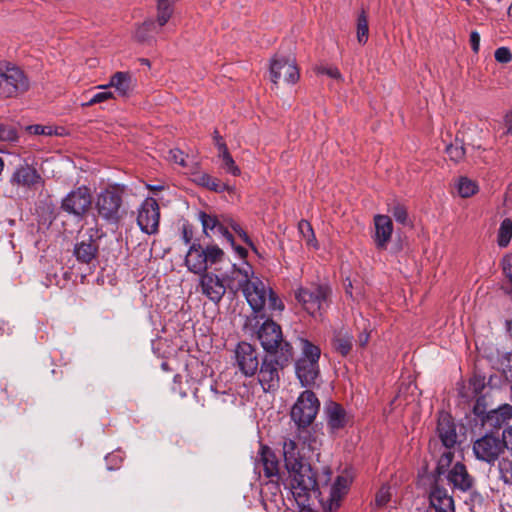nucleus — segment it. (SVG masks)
<instances>
[{
    "label": "nucleus",
    "mask_w": 512,
    "mask_h": 512,
    "mask_svg": "<svg viewBox=\"0 0 512 512\" xmlns=\"http://www.w3.org/2000/svg\"><path fill=\"white\" fill-rule=\"evenodd\" d=\"M446 153L451 160L459 162L465 155V149L461 143L456 141L455 143L446 147Z\"/></svg>",
    "instance_id": "41"
},
{
    "label": "nucleus",
    "mask_w": 512,
    "mask_h": 512,
    "mask_svg": "<svg viewBox=\"0 0 512 512\" xmlns=\"http://www.w3.org/2000/svg\"><path fill=\"white\" fill-rule=\"evenodd\" d=\"M471 48L474 53H478L480 48V35L477 31H472L470 33V39H469Z\"/></svg>",
    "instance_id": "55"
},
{
    "label": "nucleus",
    "mask_w": 512,
    "mask_h": 512,
    "mask_svg": "<svg viewBox=\"0 0 512 512\" xmlns=\"http://www.w3.org/2000/svg\"><path fill=\"white\" fill-rule=\"evenodd\" d=\"M217 148L219 151V157L222 159L221 167L229 174L233 176H239L241 171L240 168L236 165L232 156L230 155L228 148L224 142H218Z\"/></svg>",
    "instance_id": "30"
},
{
    "label": "nucleus",
    "mask_w": 512,
    "mask_h": 512,
    "mask_svg": "<svg viewBox=\"0 0 512 512\" xmlns=\"http://www.w3.org/2000/svg\"><path fill=\"white\" fill-rule=\"evenodd\" d=\"M508 16H509V19L512 21V2H511V5L508 8Z\"/></svg>",
    "instance_id": "64"
},
{
    "label": "nucleus",
    "mask_w": 512,
    "mask_h": 512,
    "mask_svg": "<svg viewBox=\"0 0 512 512\" xmlns=\"http://www.w3.org/2000/svg\"><path fill=\"white\" fill-rule=\"evenodd\" d=\"M214 140H215V145L216 146H217L218 142H223L222 141V137L219 135V133L217 131H215V133H214Z\"/></svg>",
    "instance_id": "62"
},
{
    "label": "nucleus",
    "mask_w": 512,
    "mask_h": 512,
    "mask_svg": "<svg viewBox=\"0 0 512 512\" xmlns=\"http://www.w3.org/2000/svg\"><path fill=\"white\" fill-rule=\"evenodd\" d=\"M494 56L495 60L499 63H509L512 61V53L507 47H500L496 49Z\"/></svg>",
    "instance_id": "48"
},
{
    "label": "nucleus",
    "mask_w": 512,
    "mask_h": 512,
    "mask_svg": "<svg viewBox=\"0 0 512 512\" xmlns=\"http://www.w3.org/2000/svg\"><path fill=\"white\" fill-rule=\"evenodd\" d=\"M283 457L288 473L286 486L290 489L298 506L305 508L309 505L311 494L315 493L318 487L316 472L302 456L294 440H284Z\"/></svg>",
    "instance_id": "1"
},
{
    "label": "nucleus",
    "mask_w": 512,
    "mask_h": 512,
    "mask_svg": "<svg viewBox=\"0 0 512 512\" xmlns=\"http://www.w3.org/2000/svg\"><path fill=\"white\" fill-rule=\"evenodd\" d=\"M29 131L35 135H52L54 130L50 126H42V125H31L29 126Z\"/></svg>",
    "instance_id": "53"
},
{
    "label": "nucleus",
    "mask_w": 512,
    "mask_h": 512,
    "mask_svg": "<svg viewBox=\"0 0 512 512\" xmlns=\"http://www.w3.org/2000/svg\"><path fill=\"white\" fill-rule=\"evenodd\" d=\"M28 75L17 64L0 60V99L17 98L30 89Z\"/></svg>",
    "instance_id": "4"
},
{
    "label": "nucleus",
    "mask_w": 512,
    "mask_h": 512,
    "mask_svg": "<svg viewBox=\"0 0 512 512\" xmlns=\"http://www.w3.org/2000/svg\"><path fill=\"white\" fill-rule=\"evenodd\" d=\"M148 188L152 191H160L163 189L162 185H148Z\"/></svg>",
    "instance_id": "61"
},
{
    "label": "nucleus",
    "mask_w": 512,
    "mask_h": 512,
    "mask_svg": "<svg viewBox=\"0 0 512 512\" xmlns=\"http://www.w3.org/2000/svg\"><path fill=\"white\" fill-rule=\"evenodd\" d=\"M320 407L316 395L306 390L300 394L291 410V418L298 427H306L315 419Z\"/></svg>",
    "instance_id": "9"
},
{
    "label": "nucleus",
    "mask_w": 512,
    "mask_h": 512,
    "mask_svg": "<svg viewBox=\"0 0 512 512\" xmlns=\"http://www.w3.org/2000/svg\"><path fill=\"white\" fill-rule=\"evenodd\" d=\"M257 336L263 349L270 355L280 354L284 361L292 357L291 345L283 339L280 325L273 320L267 319L260 326Z\"/></svg>",
    "instance_id": "6"
},
{
    "label": "nucleus",
    "mask_w": 512,
    "mask_h": 512,
    "mask_svg": "<svg viewBox=\"0 0 512 512\" xmlns=\"http://www.w3.org/2000/svg\"><path fill=\"white\" fill-rule=\"evenodd\" d=\"M358 328H362V332H360L358 336V343L360 346H364L369 340L370 333L372 332L373 327L369 321L362 318L361 325L358 324Z\"/></svg>",
    "instance_id": "42"
},
{
    "label": "nucleus",
    "mask_w": 512,
    "mask_h": 512,
    "mask_svg": "<svg viewBox=\"0 0 512 512\" xmlns=\"http://www.w3.org/2000/svg\"><path fill=\"white\" fill-rule=\"evenodd\" d=\"M96 209L104 220L117 223L121 218L122 196L116 189L101 191L96 198Z\"/></svg>",
    "instance_id": "12"
},
{
    "label": "nucleus",
    "mask_w": 512,
    "mask_h": 512,
    "mask_svg": "<svg viewBox=\"0 0 512 512\" xmlns=\"http://www.w3.org/2000/svg\"><path fill=\"white\" fill-rule=\"evenodd\" d=\"M348 491V481L341 476L337 477L333 484L327 489H319L318 486L315 493H317L322 512H336L340 508Z\"/></svg>",
    "instance_id": "10"
},
{
    "label": "nucleus",
    "mask_w": 512,
    "mask_h": 512,
    "mask_svg": "<svg viewBox=\"0 0 512 512\" xmlns=\"http://www.w3.org/2000/svg\"><path fill=\"white\" fill-rule=\"evenodd\" d=\"M229 228H231L235 233L238 234V236L251 248L254 249V245L252 240L249 238L247 233L240 227L239 224H237L231 217L229 220Z\"/></svg>",
    "instance_id": "47"
},
{
    "label": "nucleus",
    "mask_w": 512,
    "mask_h": 512,
    "mask_svg": "<svg viewBox=\"0 0 512 512\" xmlns=\"http://www.w3.org/2000/svg\"><path fill=\"white\" fill-rule=\"evenodd\" d=\"M287 361L280 358L265 357L258 371V382L264 392H274L280 385V370Z\"/></svg>",
    "instance_id": "15"
},
{
    "label": "nucleus",
    "mask_w": 512,
    "mask_h": 512,
    "mask_svg": "<svg viewBox=\"0 0 512 512\" xmlns=\"http://www.w3.org/2000/svg\"><path fill=\"white\" fill-rule=\"evenodd\" d=\"M206 188L212 190V191H215V192H223V191H226V190H229V186L221 181H219L217 178H214V177H210L207 185H206Z\"/></svg>",
    "instance_id": "50"
},
{
    "label": "nucleus",
    "mask_w": 512,
    "mask_h": 512,
    "mask_svg": "<svg viewBox=\"0 0 512 512\" xmlns=\"http://www.w3.org/2000/svg\"><path fill=\"white\" fill-rule=\"evenodd\" d=\"M486 385L485 377L482 375L475 374L469 380V389L472 390V394L465 395V397H475L482 393Z\"/></svg>",
    "instance_id": "38"
},
{
    "label": "nucleus",
    "mask_w": 512,
    "mask_h": 512,
    "mask_svg": "<svg viewBox=\"0 0 512 512\" xmlns=\"http://www.w3.org/2000/svg\"><path fill=\"white\" fill-rule=\"evenodd\" d=\"M97 89H111L114 88L115 92L120 97H129L136 88V80L130 72L118 71L114 73L109 80L108 84L99 85Z\"/></svg>",
    "instance_id": "19"
},
{
    "label": "nucleus",
    "mask_w": 512,
    "mask_h": 512,
    "mask_svg": "<svg viewBox=\"0 0 512 512\" xmlns=\"http://www.w3.org/2000/svg\"><path fill=\"white\" fill-rule=\"evenodd\" d=\"M500 477L506 484H512V462L502 460L499 463Z\"/></svg>",
    "instance_id": "44"
},
{
    "label": "nucleus",
    "mask_w": 512,
    "mask_h": 512,
    "mask_svg": "<svg viewBox=\"0 0 512 512\" xmlns=\"http://www.w3.org/2000/svg\"><path fill=\"white\" fill-rule=\"evenodd\" d=\"M512 419V406L503 404L497 409L489 411L484 419L485 423L493 428H501Z\"/></svg>",
    "instance_id": "26"
},
{
    "label": "nucleus",
    "mask_w": 512,
    "mask_h": 512,
    "mask_svg": "<svg viewBox=\"0 0 512 512\" xmlns=\"http://www.w3.org/2000/svg\"><path fill=\"white\" fill-rule=\"evenodd\" d=\"M345 287H346V292L350 293V288L352 287V281L349 279V277H347L345 280Z\"/></svg>",
    "instance_id": "60"
},
{
    "label": "nucleus",
    "mask_w": 512,
    "mask_h": 512,
    "mask_svg": "<svg viewBox=\"0 0 512 512\" xmlns=\"http://www.w3.org/2000/svg\"><path fill=\"white\" fill-rule=\"evenodd\" d=\"M10 182L14 186L23 187L25 189L36 188L42 183V177L35 168L30 165H20L13 172Z\"/></svg>",
    "instance_id": "20"
},
{
    "label": "nucleus",
    "mask_w": 512,
    "mask_h": 512,
    "mask_svg": "<svg viewBox=\"0 0 512 512\" xmlns=\"http://www.w3.org/2000/svg\"><path fill=\"white\" fill-rule=\"evenodd\" d=\"M160 27L156 21L147 20L135 31V38L140 42H146L153 38L154 34L159 33Z\"/></svg>",
    "instance_id": "31"
},
{
    "label": "nucleus",
    "mask_w": 512,
    "mask_h": 512,
    "mask_svg": "<svg viewBox=\"0 0 512 512\" xmlns=\"http://www.w3.org/2000/svg\"><path fill=\"white\" fill-rule=\"evenodd\" d=\"M299 77V69L294 58L276 55L271 59L270 78L274 84L280 81L295 84Z\"/></svg>",
    "instance_id": "14"
},
{
    "label": "nucleus",
    "mask_w": 512,
    "mask_h": 512,
    "mask_svg": "<svg viewBox=\"0 0 512 512\" xmlns=\"http://www.w3.org/2000/svg\"><path fill=\"white\" fill-rule=\"evenodd\" d=\"M369 28L367 18L361 14L357 20V41L359 44L364 45L368 41Z\"/></svg>",
    "instance_id": "37"
},
{
    "label": "nucleus",
    "mask_w": 512,
    "mask_h": 512,
    "mask_svg": "<svg viewBox=\"0 0 512 512\" xmlns=\"http://www.w3.org/2000/svg\"><path fill=\"white\" fill-rule=\"evenodd\" d=\"M437 431L445 448H453L457 443L455 425L448 414H442L438 419Z\"/></svg>",
    "instance_id": "22"
},
{
    "label": "nucleus",
    "mask_w": 512,
    "mask_h": 512,
    "mask_svg": "<svg viewBox=\"0 0 512 512\" xmlns=\"http://www.w3.org/2000/svg\"><path fill=\"white\" fill-rule=\"evenodd\" d=\"M166 159L168 161L178 164L182 167L187 166V163H186L185 157H184V153L178 148L170 149L168 151Z\"/></svg>",
    "instance_id": "46"
},
{
    "label": "nucleus",
    "mask_w": 512,
    "mask_h": 512,
    "mask_svg": "<svg viewBox=\"0 0 512 512\" xmlns=\"http://www.w3.org/2000/svg\"><path fill=\"white\" fill-rule=\"evenodd\" d=\"M512 238V220L509 218H505L498 229L497 232V244L498 246L504 248L507 247Z\"/></svg>",
    "instance_id": "34"
},
{
    "label": "nucleus",
    "mask_w": 512,
    "mask_h": 512,
    "mask_svg": "<svg viewBox=\"0 0 512 512\" xmlns=\"http://www.w3.org/2000/svg\"><path fill=\"white\" fill-rule=\"evenodd\" d=\"M456 188L462 198L471 197L479 190L478 184L468 177H460L456 183Z\"/></svg>",
    "instance_id": "33"
},
{
    "label": "nucleus",
    "mask_w": 512,
    "mask_h": 512,
    "mask_svg": "<svg viewBox=\"0 0 512 512\" xmlns=\"http://www.w3.org/2000/svg\"><path fill=\"white\" fill-rule=\"evenodd\" d=\"M211 175L207 173H196L194 174L193 181L200 186L206 187Z\"/></svg>",
    "instance_id": "57"
},
{
    "label": "nucleus",
    "mask_w": 512,
    "mask_h": 512,
    "mask_svg": "<svg viewBox=\"0 0 512 512\" xmlns=\"http://www.w3.org/2000/svg\"><path fill=\"white\" fill-rule=\"evenodd\" d=\"M202 225V232L208 238L221 237L234 245V238L229 232V216L208 214L200 211L197 216Z\"/></svg>",
    "instance_id": "13"
},
{
    "label": "nucleus",
    "mask_w": 512,
    "mask_h": 512,
    "mask_svg": "<svg viewBox=\"0 0 512 512\" xmlns=\"http://www.w3.org/2000/svg\"><path fill=\"white\" fill-rule=\"evenodd\" d=\"M225 259L226 253L217 244L209 243L203 245L198 240H195L186 251L184 266L188 272L198 275L221 265Z\"/></svg>",
    "instance_id": "3"
},
{
    "label": "nucleus",
    "mask_w": 512,
    "mask_h": 512,
    "mask_svg": "<svg viewBox=\"0 0 512 512\" xmlns=\"http://www.w3.org/2000/svg\"><path fill=\"white\" fill-rule=\"evenodd\" d=\"M236 362L240 371L245 376H253L259 366L256 350L251 344L241 342L235 350Z\"/></svg>",
    "instance_id": "18"
},
{
    "label": "nucleus",
    "mask_w": 512,
    "mask_h": 512,
    "mask_svg": "<svg viewBox=\"0 0 512 512\" xmlns=\"http://www.w3.org/2000/svg\"><path fill=\"white\" fill-rule=\"evenodd\" d=\"M18 138L17 130L9 125L0 124V140L2 141H16Z\"/></svg>",
    "instance_id": "45"
},
{
    "label": "nucleus",
    "mask_w": 512,
    "mask_h": 512,
    "mask_svg": "<svg viewBox=\"0 0 512 512\" xmlns=\"http://www.w3.org/2000/svg\"><path fill=\"white\" fill-rule=\"evenodd\" d=\"M92 196L90 189L80 186L70 191L61 201V209L77 219H82L90 210Z\"/></svg>",
    "instance_id": "11"
},
{
    "label": "nucleus",
    "mask_w": 512,
    "mask_h": 512,
    "mask_svg": "<svg viewBox=\"0 0 512 512\" xmlns=\"http://www.w3.org/2000/svg\"><path fill=\"white\" fill-rule=\"evenodd\" d=\"M259 461L263 465L267 477L276 476L279 471V463L273 451L267 446H261Z\"/></svg>",
    "instance_id": "28"
},
{
    "label": "nucleus",
    "mask_w": 512,
    "mask_h": 512,
    "mask_svg": "<svg viewBox=\"0 0 512 512\" xmlns=\"http://www.w3.org/2000/svg\"><path fill=\"white\" fill-rule=\"evenodd\" d=\"M430 503L436 512H451L454 508V501L448 491L439 486H435L430 493Z\"/></svg>",
    "instance_id": "25"
},
{
    "label": "nucleus",
    "mask_w": 512,
    "mask_h": 512,
    "mask_svg": "<svg viewBox=\"0 0 512 512\" xmlns=\"http://www.w3.org/2000/svg\"><path fill=\"white\" fill-rule=\"evenodd\" d=\"M393 216L396 221L400 223H405L407 219V212L403 207H395L393 211Z\"/></svg>",
    "instance_id": "56"
},
{
    "label": "nucleus",
    "mask_w": 512,
    "mask_h": 512,
    "mask_svg": "<svg viewBox=\"0 0 512 512\" xmlns=\"http://www.w3.org/2000/svg\"><path fill=\"white\" fill-rule=\"evenodd\" d=\"M451 449L452 448H445L438 460L437 472L439 474L445 473L453 461L454 453Z\"/></svg>",
    "instance_id": "39"
},
{
    "label": "nucleus",
    "mask_w": 512,
    "mask_h": 512,
    "mask_svg": "<svg viewBox=\"0 0 512 512\" xmlns=\"http://www.w3.org/2000/svg\"><path fill=\"white\" fill-rule=\"evenodd\" d=\"M501 441L503 450L506 448L512 455V425L503 431Z\"/></svg>",
    "instance_id": "51"
},
{
    "label": "nucleus",
    "mask_w": 512,
    "mask_h": 512,
    "mask_svg": "<svg viewBox=\"0 0 512 512\" xmlns=\"http://www.w3.org/2000/svg\"><path fill=\"white\" fill-rule=\"evenodd\" d=\"M473 453L476 459L494 464L503 453V443L499 437L485 434L473 443Z\"/></svg>",
    "instance_id": "16"
},
{
    "label": "nucleus",
    "mask_w": 512,
    "mask_h": 512,
    "mask_svg": "<svg viewBox=\"0 0 512 512\" xmlns=\"http://www.w3.org/2000/svg\"><path fill=\"white\" fill-rule=\"evenodd\" d=\"M98 243L89 235L87 240H82L74 247V256L77 261L85 264L91 263L97 255Z\"/></svg>",
    "instance_id": "24"
},
{
    "label": "nucleus",
    "mask_w": 512,
    "mask_h": 512,
    "mask_svg": "<svg viewBox=\"0 0 512 512\" xmlns=\"http://www.w3.org/2000/svg\"><path fill=\"white\" fill-rule=\"evenodd\" d=\"M302 357L296 362V374L302 386L314 384L318 374L320 349L306 339H301Z\"/></svg>",
    "instance_id": "8"
},
{
    "label": "nucleus",
    "mask_w": 512,
    "mask_h": 512,
    "mask_svg": "<svg viewBox=\"0 0 512 512\" xmlns=\"http://www.w3.org/2000/svg\"><path fill=\"white\" fill-rule=\"evenodd\" d=\"M103 91L95 93L91 99L82 104L85 107L92 106L98 103L105 102L110 99H115V93L112 92L110 89H102Z\"/></svg>",
    "instance_id": "40"
},
{
    "label": "nucleus",
    "mask_w": 512,
    "mask_h": 512,
    "mask_svg": "<svg viewBox=\"0 0 512 512\" xmlns=\"http://www.w3.org/2000/svg\"><path fill=\"white\" fill-rule=\"evenodd\" d=\"M390 498H391L390 488L387 486H383L376 493L374 504L376 507L382 508L387 505V503L390 501Z\"/></svg>",
    "instance_id": "43"
},
{
    "label": "nucleus",
    "mask_w": 512,
    "mask_h": 512,
    "mask_svg": "<svg viewBox=\"0 0 512 512\" xmlns=\"http://www.w3.org/2000/svg\"><path fill=\"white\" fill-rule=\"evenodd\" d=\"M317 74H324L333 79L340 78V72L336 67L319 65L315 68Z\"/></svg>",
    "instance_id": "49"
},
{
    "label": "nucleus",
    "mask_w": 512,
    "mask_h": 512,
    "mask_svg": "<svg viewBox=\"0 0 512 512\" xmlns=\"http://www.w3.org/2000/svg\"><path fill=\"white\" fill-rule=\"evenodd\" d=\"M160 220L159 205L154 198L148 197L138 209L137 224L142 232L155 234Z\"/></svg>",
    "instance_id": "17"
},
{
    "label": "nucleus",
    "mask_w": 512,
    "mask_h": 512,
    "mask_svg": "<svg viewBox=\"0 0 512 512\" xmlns=\"http://www.w3.org/2000/svg\"><path fill=\"white\" fill-rule=\"evenodd\" d=\"M333 348L341 356H347L351 350V339L347 333L342 331L336 333L333 339Z\"/></svg>",
    "instance_id": "35"
},
{
    "label": "nucleus",
    "mask_w": 512,
    "mask_h": 512,
    "mask_svg": "<svg viewBox=\"0 0 512 512\" xmlns=\"http://www.w3.org/2000/svg\"><path fill=\"white\" fill-rule=\"evenodd\" d=\"M492 367L500 371L505 379H512V351L500 352L490 357Z\"/></svg>",
    "instance_id": "27"
},
{
    "label": "nucleus",
    "mask_w": 512,
    "mask_h": 512,
    "mask_svg": "<svg viewBox=\"0 0 512 512\" xmlns=\"http://www.w3.org/2000/svg\"><path fill=\"white\" fill-rule=\"evenodd\" d=\"M231 246L234 248L235 252L237 253V255H238L240 258H242V259L246 258V256H247V250H246L245 248H243V247H241V246H236L235 244H234V245H231Z\"/></svg>",
    "instance_id": "59"
},
{
    "label": "nucleus",
    "mask_w": 512,
    "mask_h": 512,
    "mask_svg": "<svg viewBox=\"0 0 512 512\" xmlns=\"http://www.w3.org/2000/svg\"><path fill=\"white\" fill-rule=\"evenodd\" d=\"M236 282L231 287L233 293L241 290L254 312H260L267 305L270 311L282 312L284 303L275 292L258 277L254 276L253 268L244 263L236 270Z\"/></svg>",
    "instance_id": "2"
},
{
    "label": "nucleus",
    "mask_w": 512,
    "mask_h": 512,
    "mask_svg": "<svg viewBox=\"0 0 512 512\" xmlns=\"http://www.w3.org/2000/svg\"><path fill=\"white\" fill-rule=\"evenodd\" d=\"M375 223V243L378 248H385L391 239L393 224L390 217L386 215H377L374 218Z\"/></svg>",
    "instance_id": "23"
},
{
    "label": "nucleus",
    "mask_w": 512,
    "mask_h": 512,
    "mask_svg": "<svg viewBox=\"0 0 512 512\" xmlns=\"http://www.w3.org/2000/svg\"><path fill=\"white\" fill-rule=\"evenodd\" d=\"M447 479L455 489L467 492L474 485V478L469 474L464 464L457 462L448 472Z\"/></svg>",
    "instance_id": "21"
},
{
    "label": "nucleus",
    "mask_w": 512,
    "mask_h": 512,
    "mask_svg": "<svg viewBox=\"0 0 512 512\" xmlns=\"http://www.w3.org/2000/svg\"><path fill=\"white\" fill-rule=\"evenodd\" d=\"M238 268L239 267L234 264L232 271L229 274L217 273V268H215L214 271L198 274V291L211 302L218 304L223 299L227 290L233 292L231 285L237 281L236 270Z\"/></svg>",
    "instance_id": "5"
},
{
    "label": "nucleus",
    "mask_w": 512,
    "mask_h": 512,
    "mask_svg": "<svg viewBox=\"0 0 512 512\" xmlns=\"http://www.w3.org/2000/svg\"><path fill=\"white\" fill-rule=\"evenodd\" d=\"M182 240L188 245V247L194 242L193 240V230L192 227L188 224H183L182 226Z\"/></svg>",
    "instance_id": "54"
},
{
    "label": "nucleus",
    "mask_w": 512,
    "mask_h": 512,
    "mask_svg": "<svg viewBox=\"0 0 512 512\" xmlns=\"http://www.w3.org/2000/svg\"><path fill=\"white\" fill-rule=\"evenodd\" d=\"M176 0H157V23L160 27L166 25L173 14Z\"/></svg>",
    "instance_id": "32"
},
{
    "label": "nucleus",
    "mask_w": 512,
    "mask_h": 512,
    "mask_svg": "<svg viewBox=\"0 0 512 512\" xmlns=\"http://www.w3.org/2000/svg\"><path fill=\"white\" fill-rule=\"evenodd\" d=\"M298 229L306 244L316 248V239L311 224L308 221L301 220L298 224Z\"/></svg>",
    "instance_id": "36"
},
{
    "label": "nucleus",
    "mask_w": 512,
    "mask_h": 512,
    "mask_svg": "<svg viewBox=\"0 0 512 512\" xmlns=\"http://www.w3.org/2000/svg\"><path fill=\"white\" fill-rule=\"evenodd\" d=\"M328 425L332 430L343 428L346 423V413L341 405L331 402L326 407Z\"/></svg>",
    "instance_id": "29"
},
{
    "label": "nucleus",
    "mask_w": 512,
    "mask_h": 512,
    "mask_svg": "<svg viewBox=\"0 0 512 512\" xmlns=\"http://www.w3.org/2000/svg\"><path fill=\"white\" fill-rule=\"evenodd\" d=\"M502 268L505 276L512 284V254L506 255L502 260Z\"/></svg>",
    "instance_id": "52"
},
{
    "label": "nucleus",
    "mask_w": 512,
    "mask_h": 512,
    "mask_svg": "<svg viewBox=\"0 0 512 512\" xmlns=\"http://www.w3.org/2000/svg\"><path fill=\"white\" fill-rule=\"evenodd\" d=\"M507 329H508L509 333L512 335V319L510 321H508Z\"/></svg>",
    "instance_id": "63"
},
{
    "label": "nucleus",
    "mask_w": 512,
    "mask_h": 512,
    "mask_svg": "<svg viewBox=\"0 0 512 512\" xmlns=\"http://www.w3.org/2000/svg\"><path fill=\"white\" fill-rule=\"evenodd\" d=\"M329 288L325 285L311 283L295 291V298L311 316H321L328 305Z\"/></svg>",
    "instance_id": "7"
},
{
    "label": "nucleus",
    "mask_w": 512,
    "mask_h": 512,
    "mask_svg": "<svg viewBox=\"0 0 512 512\" xmlns=\"http://www.w3.org/2000/svg\"><path fill=\"white\" fill-rule=\"evenodd\" d=\"M505 126H506V130H503L502 134H506V133L512 134V112L508 113L505 116Z\"/></svg>",
    "instance_id": "58"
}]
</instances>
